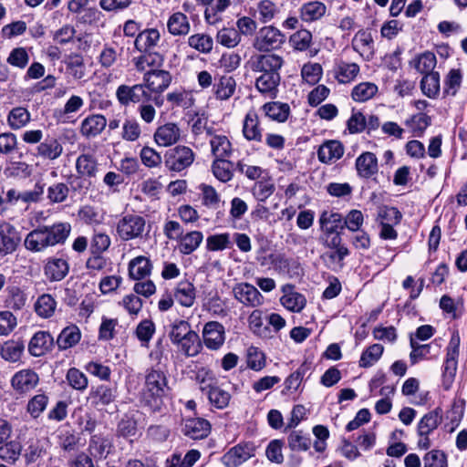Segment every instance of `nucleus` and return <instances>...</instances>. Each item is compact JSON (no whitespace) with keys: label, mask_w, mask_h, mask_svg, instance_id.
Masks as SVG:
<instances>
[{"label":"nucleus","mask_w":467,"mask_h":467,"mask_svg":"<svg viewBox=\"0 0 467 467\" xmlns=\"http://www.w3.org/2000/svg\"><path fill=\"white\" fill-rule=\"evenodd\" d=\"M70 231L71 225L68 223H56L49 226H39L26 235L25 246L32 252H42L47 247L64 244Z\"/></svg>","instance_id":"1"},{"label":"nucleus","mask_w":467,"mask_h":467,"mask_svg":"<svg viewBox=\"0 0 467 467\" xmlns=\"http://www.w3.org/2000/svg\"><path fill=\"white\" fill-rule=\"evenodd\" d=\"M168 380L165 373L161 369H148L142 389V401L153 411H160L162 398L168 392Z\"/></svg>","instance_id":"2"},{"label":"nucleus","mask_w":467,"mask_h":467,"mask_svg":"<svg viewBox=\"0 0 467 467\" xmlns=\"http://www.w3.org/2000/svg\"><path fill=\"white\" fill-rule=\"evenodd\" d=\"M285 36L277 27L265 26L260 28L253 41V47L261 53H269L282 47Z\"/></svg>","instance_id":"3"},{"label":"nucleus","mask_w":467,"mask_h":467,"mask_svg":"<svg viewBox=\"0 0 467 467\" xmlns=\"http://www.w3.org/2000/svg\"><path fill=\"white\" fill-rule=\"evenodd\" d=\"M145 228L144 217L138 214H126L118 221L116 232L122 241H130L142 238Z\"/></svg>","instance_id":"4"},{"label":"nucleus","mask_w":467,"mask_h":467,"mask_svg":"<svg viewBox=\"0 0 467 467\" xmlns=\"http://www.w3.org/2000/svg\"><path fill=\"white\" fill-rule=\"evenodd\" d=\"M446 358L443 364L442 384L445 389H449L454 379L458 366L460 352V337L453 336L446 348Z\"/></svg>","instance_id":"5"},{"label":"nucleus","mask_w":467,"mask_h":467,"mask_svg":"<svg viewBox=\"0 0 467 467\" xmlns=\"http://www.w3.org/2000/svg\"><path fill=\"white\" fill-rule=\"evenodd\" d=\"M195 155L192 150L187 146H176L167 151L165 155L166 167L175 172H181L190 167Z\"/></svg>","instance_id":"6"},{"label":"nucleus","mask_w":467,"mask_h":467,"mask_svg":"<svg viewBox=\"0 0 467 467\" xmlns=\"http://www.w3.org/2000/svg\"><path fill=\"white\" fill-rule=\"evenodd\" d=\"M39 384V376L32 368H23L16 371L10 379L12 389L19 395L31 392Z\"/></svg>","instance_id":"7"},{"label":"nucleus","mask_w":467,"mask_h":467,"mask_svg":"<svg viewBox=\"0 0 467 467\" xmlns=\"http://www.w3.org/2000/svg\"><path fill=\"white\" fill-rule=\"evenodd\" d=\"M171 75L162 69H152L144 73L142 85L150 94H161L171 83Z\"/></svg>","instance_id":"8"},{"label":"nucleus","mask_w":467,"mask_h":467,"mask_svg":"<svg viewBox=\"0 0 467 467\" xmlns=\"http://www.w3.org/2000/svg\"><path fill=\"white\" fill-rule=\"evenodd\" d=\"M116 98L121 106L128 107L130 104H138L142 99H150V93L144 89L142 83L132 86L122 84L116 89Z\"/></svg>","instance_id":"9"},{"label":"nucleus","mask_w":467,"mask_h":467,"mask_svg":"<svg viewBox=\"0 0 467 467\" xmlns=\"http://www.w3.org/2000/svg\"><path fill=\"white\" fill-rule=\"evenodd\" d=\"M250 63L251 69L254 72L279 74L284 59L282 57L269 52L268 54L253 56Z\"/></svg>","instance_id":"10"},{"label":"nucleus","mask_w":467,"mask_h":467,"mask_svg":"<svg viewBox=\"0 0 467 467\" xmlns=\"http://www.w3.org/2000/svg\"><path fill=\"white\" fill-rule=\"evenodd\" d=\"M254 452L255 446L253 443H240L230 449L222 460L226 467H238L254 456Z\"/></svg>","instance_id":"11"},{"label":"nucleus","mask_w":467,"mask_h":467,"mask_svg":"<svg viewBox=\"0 0 467 467\" xmlns=\"http://www.w3.org/2000/svg\"><path fill=\"white\" fill-rule=\"evenodd\" d=\"M182 130L175 122H167L159 126L154 134L153 139L160 147H170L181 140Z\"/></svg>","instance_id":"12"},{"label":"nucleus","mask_w":467,"mask_h":467,"mask_svg":"<svg viewBox=\"0 0 467 467\" xmlns=\"http://www.w3.org/2000/svg\"><path fill=\"white\" fill-rule=\"evenodd\" d=\"M21 241L16 227L6 222L0 223V256H5L16 250Z\"/></svg>","instance_id":"13"},{"label":"nucleus","mask_w":467,"mask_h":467,"mask_svg":"<svg viewBox=\"0 0 467 467\" xmlns=\"http://www.w3.org/2000/svg\"><path fill=\"white\" fill-rule=\"evenodd\" d=\"M351 47L366 61L374 57V40L371 32L367 29H360L355 34Z\"/></svg>","instance_id":"14"},{"label":"nucleus","mask_w":467,"mask_h":467,"mask_svg":"<svg viewBox=\"0 0 467 467\" xmlns=\"http://www.w3.org/2000/svg\"><path fill=\"white\" fill-rule=\"evenodd\" d=\"M204 345L212 350L219 349L225 340L224 327L217 321L206 323L202 329Z\"/></svg>","instance_id":"15"},{"label":"nucleus","mask_w":467,"mask_h":467,"mask_svg":"<svg viewBox=\"0 0 467 467\" xmlns=\"http://www.w3.org/2000/svg\"><path fill=\"white\" fill-rule=\"evenodd\" d=\"M233 294L236 300L244 306H257L263 302V296L255 286L248 283L237 284L233 288Z\"/></svg>","instance_id":"16"},{"label":"nucleus","mask_w":467,"mask_h":467,"mask_svg":"<svg viewBox=\"0 0 467 467\" xmlns=\"http://www.w3.org/2000/svg\"><path fill=\"white\" fill-rule=\"evenodd\" d=\"M281 290L283 296L280 297V303L285 308L294 313H300L305 308L306 298L296 291L293 285H285Z\"/></svg>","instance_id":"17"},{"label":"nucleus","mask_w":467,"mask_h":467,"mask_svg":"<svg viewBox=\"0 0 467 467\" xmlns=\"http://www.w3.org/2000/svg\"><path fill=\"white\" fill-rule=\"evenodd\" d=\"M52 39L57 45L66 46L74 44L77 40L79 43V48L88 47L83 35L77 36V30L74 26L66 24L60 28L52 32Z\"/></svg>","instance_id":"18"},{"label":"nucleus","mask_w":467,"mask_h":467,"mask_svg":"<svg viewBox=\"0 0 467 467\" xmlns=\"http://www.w3.org/2000/svg\"><path fill=\"white\" fill-rule=\"evenodd\" d=\"M44 275L49 282L63 280L69 272V264L64 258L49 257L44 265Z\"/></svg>","instance_id":"19"},{"label":"nucleus","mask_w":467,"mask_h":467,"mask_svg":"<svg viewBox=\"0 0 467 467\" xmlns=\"http://www.w3.org/2000/svg\"><path fill=\"white\" fill-rule=\"evenodd\" d=\"M182 432L192 440H202L211 432V424L202 418H188L184 420Z\"/></svg>","instance_id":"20"},{"label":"nucleus","mask_w":467,"mask_h":467,"mask_svg":"<svg viewBox=\"0 0 467 467\" xmlns=\"http://www.w3.org/2000/svg\"><path fill=\"white\" fill-rule=\"evenodd\" d=\"M327 12V5L317 0L306 2L298 9L299 17L305 23L319 21L326 16Z\"/></svg>","instance_id":"21"},{"label":"nucleus","mask_w":467,"mask_h":467,"mask_svg":"<svg viewBox=\"0 0 467 467\" xmlns=\"http://www.w3.org/2000/svg\"><path fill=\"white\" fill-rule=\"evenodd\" d=\"M160 40L161 34L159 30L149 28L137 35L134 45L140 52L151 54L155 47H158Z\"/></svg>","instance_id":"22"},{"label":"nucleus","mask_w":467,"mask_h":467,"mask_svg":"<svg viewBox=\"0 0 467 467\" xmlns=\"http://www.w3.org/2000/svg\"><path fill=\"white\" fill-rule=\"evenodd\" d=\"M4 303L6 308L20 311L26 306L27 295L18 285H8L5 290Z\"/></svg>","instance_id":"23"},{"label":"nucleus","mask_w":467,"mask_h":467,"mask_svg":"<svg viewBox=\"0 0 467 467\" xmlns=\"http://www.w3.org/2000/svg\"><path fill=\"white\" fill-rule=\"evenodd\" d=\"M360 68L357 63L347 62L342 59L336 61L334 66V77L342 84L354 81L359 74Z\"/></svg>","instance_id":"24"},{"label":"nucleus","mask_w":467,"mask_h":467,"mask_svg":"<svg viewBox=\"0 0 467 467\" xmlns=\"http://www.w3.org/2000/svg\"><path fill=\"white\" fill-rule=\"evenodd\" d=\"M53 344V337L47 331H38L34 334L28 344V351L33 357L45 355Z\"/></svg>","instance_id":"25"},{"label":"nucleus","mask_w":467,"mask_h":467,"mask_svg":"<svg viewBox=\"0 0 467 467\" xmlns=\"http://www.w3.org/2000/svg\"><path fill=\"white\" fill-rule=\"evenodd\" d=\"M280 79V74L261 73L255 80V88L260 93L269 98H275Z\"/></svg>","instance_id":"26"},{"label":"nucleus","mask_w":467,"mask_h":467,"mask_svg":"<svg viewBox=\"0 0 467 467\" xmlns=\"http://www.w3.org/2000/svg\"><path fill=\"white\" fill-rule=\"evenodd\" d=\"M106 126L107 119L103 115L93 114L82 120L80 132L86 138H94L100 134Z\"/></svg>","instance_id":"27"},{"label":"nucleus","mask_w":467,"mask_h":467,"mask_svg":"<svg viewBox=\"0 0 467 467\" xmlns=\"http://www.w3.org/2000/svg\"><path fill=\"white\" fill-rule=\"evenodd\" d=\"M174 299L182 306L191 307L196 298V289L188 280L179 282L174 289Z\"/></svg>","instance_id":"28"},{"label":"nucleus","mask_w":467,"mask_h":467,"mask_svg":"<svg viewBox=\"0 0 467 467\" xmlns=\"http://www.w3.org/2000/svg\"><path fill=\"white\" fill-rule=\"evenodd\" d=\"M203 237V234L197 230L183 234L177 242L179 252L184 255L192 254L200 247Z\"/></svg>","instance_id":"29"},{"label":"nucleus","mask_w":467,"mask_h":467,"mask_svg":"<svg viewBox=\"0 0 467 467\" xmlns=\"http://www.w3.org/2000/svg\"><path fill=\"white\" fill-rule=\"evenodd\" d=\"M152 270L150 260L143 255L131 259L129 263V275L134 280H141L150 276Z\"/></svg>","instance_id":"30"},{"label":"nucleus","mask_w":467,"mask_h":467,"mask_svg":"<svg viewBox=\"0 0 467 467\" xmlns=\"http://www.w3.org/2000/svg\"><path fill=\"white\" fill-rule=\"evenodd\" d=\"M207 134L211 136L210 145L215 159L228 158L232 154V143L225 135L213 134L210 129L207 130Z\"/></svg>","instance_id":"31"},{"label":"nucleus","mask_w":467,"mask_h":467,"mask_svg":"<svg viewBox=\"0 0 467 467\" xmlns=\"http://www.w3.org/2000/svg\"><path fill=\"white\" fill-rule=\"evenodd\" d=\"M117 396L118 391L116 387H110L103 384L96 388H92L89 392V398L96 406L109 405L115 401Z\"/></svg>","instance_id":"32"},{"label":"nucleus","mask_w":467,"mask_h":467,"mask_svg":"<svg viewBox=\"0 0 467 467\" xmlns=\"http://www.w3.org/2000/svg\"><path fill=\"white\" fill-rule=\"evenodd\" d=\"M343 153L344 147L338 140L325 141L317 151L319 161L325 163L340 159Z\"/></svg>","instance_id":"33"},{"label":"nucleus","mask_w":467,"mask_h":467,"mask_svg":"<svg viewBox=\"0 0 467 467\" xmlns=\"http://www.w3.org/2000/svg\"><path fill=\"white\" fill-rule=\"evenodd\" d=\"M25 351V344L21 340H7L0 347V357L7 362L20 361Z\"/></svg>","instance_id":"34"},{"label":"nucleus","mask_w":467,"mask_h":467,"mask_svg":"<svg viewBox=\"0 0 467 467\" xmlns=\"http://www.w3.org/2000/svg\"><path fill=\"white\" fill-rule=\"evenodd\" d=\"M243 134L248 140H262V130L259 127V117L254 110H250L245 115L243 123Z\"/></svg>","instance_id":"35"},{"label":"nucleus","mask_w":467,"mask_h":467,"mask_svg":"<svg viewBox=\"0 0 467 467\" xmlns=\"http://www.w3.org/2000/svg\"><path fill=\"white\" fill-rule=\"evenodd\" d=\"M319 224L323 234L340 233L344 229L343 217L338 213L324 211L319 217Z\"/></svg>","instance_id":"36"},{"label":"nucleus","mask_w":467,"mask_h":467,"mask_svg":"<svg viewBox=\"0 0 467 467\" xmlns=\"http://www.w3.org/2000/svg\"><path fill=\"white\" fill-rule=\"evenodd\" d=\"M63 152V147L59 140L54 137H47L36 148L39 157L46 160H56Z\"/></svg>","instance_id":"37"},{"label":"nucleus","mask_w":467,"mask_h":467,"mask_svg":"<svg viewBox=\"0 0 467 467\" xmlns=\"http://www.w3.org/2000/svg\"><path fill=\"white\" fill-rule=\"evenodd\" d=\"M81 339V332L78 326L69 325L62 329L57 338L59 349L66 350L76 346Z\"/></svg>","instance_id":"38"},{"label":"nucleus","mask_w":467,"mask_h":467,"mask_svg":"<svg viewBox=\"0 0 467 467\" xmlns=\"http://www.w3.org/2000/svg\"><path fill=\"white\" fill-rule=\"evenodd\" d=\"M57 305L54 296L50 294H42L36 298L34 310L39 317L47 319L54 316Z\"/></svg>","instance_id":"39"},{"label":"nucleus","mask_w":467,"mask_h":467,"mask_svg":"<svg viewBox=\"0 0 467 467\" xmlns=\"http://www.w3.org/2000/svg\"><path fill=\"white\" fill-rule=\"evenodd\" d=\"M31 120V114L25 107L13 108L7 115V124L13 130L25 128Z\"/></svg>","instance_id":"40"},{"label":"nucleus","mask_w":467,"mask_h":467,"mask_svg":"<svg viewBox=\"0 0 467 467\" xmlns=\"http://www.w3.org/2000/svg\"><path fill=\"white\" fill-rule=\"evenodd\" d=\"M262 110L269 119L278 122H285L290 114L289 105L279 101L265 103Z\"/></svg>","instance_id":"41"},{"label":"nucleus","mask_w":467,"mask_h":467,"mask_svg":"<svg viewBox=\"0 0 467 467\" xmlns=\"http://www.w3.org/2000/svg\"><path fill=\"white\" fill-rule=\"evenodd\" d=\"M168 31L173 36H185L190 32V22L182 12L172 14L167 22Z\"/></svg>","instance_id":"42"},{"label":"nucleus","mask_w":467,"mask_h":467,"mask_svg":"<svg viewBox=\"0 0 467 467\" xmlns=\"http://www.w3.org/2000/svg\"><path fill=\"white\" fill-rule=\"evenodd\" d=\"M47 448L48 441L46 439L31 441L24 454L26 464L44 458L47 453Z\"/></svg>","instance_id":"43"},{"label":"nucleus","mask_w":467,"mask_h":467,"mask_svg":"<svg viewBox=\"0 0 467 467\" xmlns=\"http://www.w3.org/2000/svg\"><path fill=\"white\" fill-rule=\"evenodd\" d=\"M442 417L438 410L426 413L417 426L418 434L430 435L441 423Z\"/></svg>","instance_id":"44"},{"label":"nucleus","mask_w":467,"mask_h":467,"mask_svg":"<svg viewBox=\"0 0 467 467\" xmlns=\"http://www.w3.org/2000/svg\"><path fill=\"white\" fill-rule=\"evenodd\" d=\"M356 168L359 175H374L378 172V160L374 153L367 151L356 160Z\"/></svg>","instance_id":"45"},{"label":"nucleus","mask_w":467,"mask_h":467,"mask_svg":"<svg viewBox=\"0 0 467 467\" xmlns=\"http://www.w3.org/2000/svg\"><path fill=\"white\" fill-rule=\"evenodd\" d=\"M179 349L188 357L196 356L202 349L199 335L192 330L187 336L176 344Z\"/></svg>","instance_id":"46"},{"label":"nucleus","mask_w":467,"mask_h":467,"mask_svg":"<svg viewBox=\"0 0 467 467\" xmlns=\"http://www.w3.org/2000/svg\"><path fill=\"white\" fill-rule=\"evenodd\" d=\"M412 64L416 70L422 75L436 73L433 69L436 67L437 59L432 52L426 51L420 54L414 58Z\"/></svg>","instance_id":"47"},{"label":"nucleus","mask_w":467,"mask_h":467,"mask_svg":"<svg viewBox=\"0 0 467 467\" xmlns=\"http://www.w3.org/2000/svg\"><path fill=\"white\" fill-rule=\"evenodd\" d=\"M235 88L236 82L233 77L222 76L214 84V93L217 99L226 100L234 95Z\"/></svg>","instance_id":"48"},{"label":"nucleus","mask_w":467,"mask_h":467,"mask_svg":"<svg viewBox=\"0 0 467 467\" xmlns=\"http://www.w3.org/2000/svg\"><path fill=\"white\" fill-rule=\"evenodd\" d=\"M422 93L430 99H435L440 94V75L431 73L423 76L420 81Z\"/></svg>","instance_id":"49"},{"label":"nucleus","mask_w":467,"mask_h":467,"mask_svg":"<svg viewBox=\"0 0 467 467\" xmlns=\"http://www.w3.org/2000/svg\"><path fill=\"white\" fill-rule=\"evenodd\" d=\"M209 401L217 409H224L228 406L231 394L216 385V383L205 392Z\"/></svg>","instance_id":"50"},{"label":"nucleus","mask_w":467,"mask_h":467,"mask_svg":"<svg viewBox=\"0 0 467 467\" xmlns=\"http://www.w3.org/2000/svg\"><path fill=\"white\" fill-rule=\"evenodd\" d=\"M378 92V86L372 82H361L355 86L351 97L355 101L365 102L372 99Z\"/></svg>","instance_id":"51"},{"label":"nucleus","mask_w":467,"mask_h":467,"mask_svg":"<svg viewBox=\"0 0 467 467\" xmlns=\"http://www.w3.org/2000/svg\"><path fill=\"white\" fill-rule=\"evenodd\" d=\"M216 41L225 47L233 48L241 42V35L235 28L223 27L217 32Z\"/></svg>","instance_id":"52"},{"label":"nucleus","mask_w":467,"mask_h":467,"mask_svg":"<svg viewBox=\"0 0 467 467\" xmlns=\"http://www.w3.org/2000/svg\"><path fill=\"white\" fill-rule=\"evenodd\" d=\"M287 441L289 448L296 451H307L311 445L309 434L302 431H293L288 435Z\"/></svg>","instance_id":"53"},{"label":"nucleus","mask_w":467,"mask_h":467,"mask_svg":"<svg viewBox=\"0 0 467 467\" xmlns=\"http://www.w3.org/2000/svg\"><path fill=\"white\" fill-rule=\"evenodd\" d=\"M188 44L201 53L209 54L213 47V39L206 34H194L188 38Z\"/></svg>","instance_id":"54"},{"label":"nucleus","mask_w":467,"mask_h":467,"mask_svg":"<svg viewBox=\"0 0 467 467\" xmlns=\"http://www.w3.org/2000/svg\"><path fill=\"white\" fill-rule=\"evenodd\" d=\"M384 348L380 344H373L363 351L359 359V367L369 368L382 356Z\"/></svg>","instance_id":"55"},{"label":"nucleus","mask_w":467,"mask_h":467,"mask_svg":"<svg viewBox=\"0 0 467 467\" xmlns=\"http://www.w3.org/2000/svg\"><path fill=\"white\" fill-rule=\"evenodd\" d=\"M204 17L209 24H215L220 18L218 14L224 12L231 5V0H216L207 4Z\"/></svg>","instance_id":"56"},{"label":"nucleus","mask_w":467,"mask_h":467,"mask_svg":"<svg viewBox=\"0 0 467 467\" xmlns=\"http://www.w3.org/2000/svg\"><path fill=\"white\" fill-rule=\"evenodd\" d=\"M68 385L78 391H84L88 386L87 376L77 368H70L66 375Z\"/></svg>","instance_id":"57"},{"label":"nucleus","mask_w":467,"mask_h":467,"mask_svg":"<svg viewBox=\"0 0 467 467\" xmlns=\"http://www.w3.org/2000/svg\"><path fill=\"white\" fill-rule=\"evenodd\" d=\"M48 400L49 399L46 394H36L28 400L26 411L30 414L32 418L36 419L46 410L48 404Z\"/></svg>","instance_id":"58"},{"label":"nucleus","mask_w":467,"mask_h":467,"mask_svg":"<svg viewBox=\"0 0 467 467\" xmlns=\"http://www.w3.org/2000/svg\"><path fill=\"white\" fill-rule=\"evenodd\" d=\"M230 245L231 236L228 233L212 234L206 239V248L208 251H223L229 248Z\"/></svg>","instance_id":"59"},{"label":"nucleus","mask_w":467,"mask_h":467,"mask_svg":"<svg viewBox=\"0 0 467 467\" xmlns=\"http://www.w3.org/2000/svg\"><path fill=\"white\" fill-rule=\"evenodd\" d=\"M323 74V69L320 64L308 62L301 68V77L303 80L309 85L317 84Z\"/></svg>","instance_id":"60"},{"label":"nucleus","mask_w":467,"mask_h":467,"mask_svg":"<svg viewBox=\"0 0 467 467\" xmlns=\"http://www.w3.org/2000/svg\"><path fill=\"white\" fill-rule=\"evenodd\" d=\"M406 125L414 133V136H421L425 130L431 125V118L423 113L413 115L406 120Z\"/></svg>","instance_id":"61"},{"label":"nucleus","mask_w":467,"mask_h":467,"mask_svg":"<svg viewBox=\"0 0 467 467\" xmlns=\"http://www.w3.org/2000/svg\"><path fill=\"white\" fill-rule=\"evenodd\" d=\"M256 12L258 14V19L262 23H267L274 19L278 13V7L271 0H261L257 4Z\"/></svg>","instance_id":"62"},{"label":"nucleus","mask_w":467,"mask_h":467,"mask_svg":"<svg viewBox=\"0 0 467 467\" xmlns=\"http://www.w3.org/2000/svg\"><path fill=\"white\" fill-rule=\"evenodd\" d=\"M21 445L17 441L5 442L0 446V459L5 462L15 463L21 453Z\"/></svg>","instance_id":"63"},{"label":"nucleus","mask_w":467,"mask_h":467,"mask_svg":"<svg viewBox=\"0 0 467 467\" xmlns=\"http://www.w3.org/2000/svg\"><path fill=\"white\" fill-rule=\"evenodd\" d=\"M424 467H447V455L443 451L432 450L423 457Z\"/></svg>","instance_id":"64"}]
</instances>
